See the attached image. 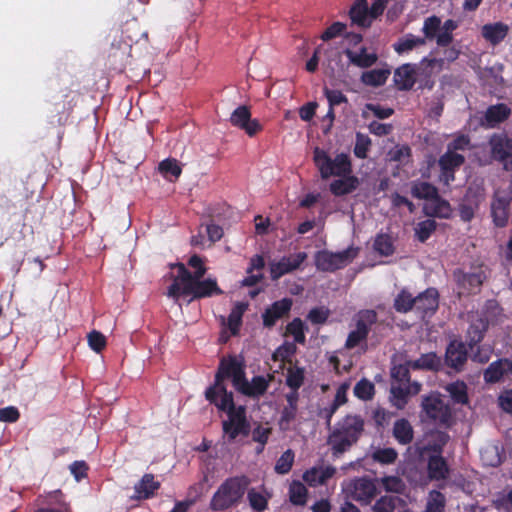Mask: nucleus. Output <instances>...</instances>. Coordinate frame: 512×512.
Listing matches in <instances>:
<instances>
[{
  "label": "nucleus",
  "instance_id": "obj_16",
  "mask_svg": "<svg viewBox=\"0 0 512 512\" xmlns=\"http://www.w3.org/2000/svg\"><path fill=\"white\" fill-rule=\"evenodd\" d=\"M307 258L305 252H299L292 256H284L278 262L270 264V275L272 280H278L283 275L298 269Z\"/></svg>",
  "mask_w": 512,
  "mask_h": 512
},
{
  "label": "nucleus",
  "instance_id": "obj_50",
  "mask_svg": "<svg viewBox=\"0 0 512 512\" xmlns=\"http://www.w3.org/2000/svg\"><path fill=\"white\" fill-rule=\"evenodd\" d=\"M436 227H437V223L435 220L426 219V220L420 221L415 228V235L421 243H424L435 232Z\"/></svg>",
  "mask_w": 512,
  "mask_h": 512
},
{
  "label": "nucleus",
  "instance_id": "obj_37",
  "mask_svg": "<svg viewBox=\"0 0 512 512\" xmlns=\"http://www.w3.org/2000/svg\"><path fill=\"white\" fill-rule=\"evenodd\" d=\"M411 368L417 370L439 371L441 368V359L435 352L422 354L418 359L409 361Z\"/></svg>",
  "mask_w": 512,
  "mask_h": 512
},
{
  "label": "nucleus",
  "instance_id": "obj_12",
  "mask_svg": "<svg viewBox=\"0 0 512 512\" xmlns=\"http://www.w3.org/2000/svg\"><path fill=\"white\" fill-rule=\"evenodd\" d=\"M484 199V189L478 185H470L458 205L460 219L463 222H470Z\"/></svg>",
  "mask_w": 512,
  "mask_h": 512
},
{
  "label": "nucleus",
  "instance_id": "obj_8",
  "mask_svg": "<svg viewBox=\"0 0 512 512\" xmlns=\"http://www.w3.org/2000/svg\"><path fill=\"white\" fill-rule=\"evenodd\" d=\"M357 256V249L349 247L340 252L321 250L315 254V266L319 271L334 272L342 269Z\"/></svg>",
  "mask_w": 512,
  "mask_h": 512
},
{
  "label": "nucleus",
  "instance_id": "obj_26",
  "mask_svg": "<svg viewBox=\"0 0 512 512\" xmlns=\"http://www.w3.org/2000/svg\"><path fill=\"white\" fill-rule=\"evenodd\" d=\"M512 369V361L507 358L498 359L489 364L484 370V381L489 384L499 382L503 376Z\"/></svg>",
  "mask_w": 512,
  "mask_h": 512
},
{
  "label": "nucleus",
  "instance_id": "obj_59",
  "mask_svg": "<svg viewBox=\"0 0 512 512\" xmlns=\"http://www.w3.org/2000/svg\"><path fill=\"white\" fill-rule=\"evenodd\" d=\"M372 458L374 461L380 463V464H393L397 458L398 453L394 448H380L374 451Z\"/></svg>",
  "mask_w": 512,
  "mask_h": 512
},
{
  "label": "nucleus",
  "instance_id": "obj_31",
  "mask_svg": "<svg viewBox=\"0 0 512 512\" xmlns=\"http://www.w3.org/2000/svg\"><path fill=\"white\" fill-rule=\"evenodd\" d=\"M508 31V25L503 22L490 23L482 27V36L492 45H497L505 39Z\"/></svg>",
  "mask_w": 512,
  "mask_h": 512
},
{
  "label": "nucleus",
  "instance_id": "obj_11",
  "mask_svg": "<svg viewBox=\"0 0 512 512\" xmlns=\"http://www.w3.org/2000/svg\"><path fill=\"white\" fill-rule=\"evenodd\" d=\"M491 157L503 165L506 171L512 170V138L505 133H494L489 139Z\"/></svg>",
  "mask_w": 512,
  "mask_h": 512
},
{
  "label": "nucleus",
  "instance_id": "obj_14",
  "mask_svg": "<svg viewBox=\"0 0 512 512\" xmlns=\"http://www.w3.org/2000/svg\"><path fill=\"white\" fill-rule=\"evenodd\" d=\"M377 492V487L370 478H357L351 483V497L361 505L370 504Z\"/></svg>",
  "mask_w": 512,
  "mask_h": 512
},
{
  "label": "nucleus",
  "instance_id": "obj_15",
  "mask_svg": "<svg viewBox=\"0 0 512 512\" xmlns=\"http://www.w3.org/2000/svg\"><path fill=\"white\" fill-rule=\"evenodd\" d=\"M273 380V374H268L267 377L261 375L254 376L250 382L245 377L236 390L247 397L259 398L267 392Z\"/></svg>",
  "mask_w": 512,
  "mask_h": 512
},
{
  "label": "nucleus",
  "instance_id": "obj_41",
  "mask_svg": "<svg viewBox=\"0 0 512 512\" xmlns=\"http://www.w3.org/2000/svg\"><path fill=\"white\" fill-rule=\"evenodd\" d=\"M445 389L455 403L462 405L468 403V388L464 381L457 380L449 383Z\"/></svg>",
  "mask_w": 512,
  "mask_h": 512
},
{
  "label": "nucleus",
  "instance_id": "obj_22",
  "mask_svg": "<svg viewBox=\"0 0 512 512\" xmlns=\"http://www.w3.org/2000/svg\"><path fill=\"white\" fill-rule=\"evenodd\" d=\"M417 65L406 63L398 67L393 76L394 83L398 90L408 91L416 83Z\"/></svg>",
  "mask_w": 512,
  "mask_h": 512
},
{
  "label": "nucleus",
  "instance_id": "obj_7",
  "mask_svg": "<svg viewBox=\"0 0 512 512\" xmlns=\"http://www.w3.org/2000/svg\"><path fill=\"white\" fill-rule=\"evenodd\" d=\"M222 293L223 291L218 286L217 281L207 278L185 287H178L177 283H172L168 287L166 295L174 301H178L181 297L189 296L188 302L190 303L194 300L221 295Z\"/></svg>",
  "mask_w": 512,
  "mask_h": 512
},
{
  "label": "nucleus",
  "instance_id": "obj_45",
  "mask_svg": "<svg viewBox=\"0 0 512 512\" xmlns=\"http://www.w3.org/2000/svg\"><path fill=\"white\" fill-rule=\"evenodd\" d=\"M308 491L300 481H293L289 488L290 502L297 506H303L307 501Z\"/></svg>",
  "mask_w": 512,
  "mask_h": 512
},
{
  "label": "nucleus",
  "instance_id": "obj_51",
  "mask_svg": "<svg viewBox=\"0 0 512 512\" xmlns=\"http://www.w3.org/2000/svg\"><path fill=\"white\" fill-rule=\"evenodd\" d=\"M247 499L249 501L250 507L255 512H263L268 507L269 497L264 494L256 491L254 488L250 489L247 493Z\"/></svg>",
  "mask_w": 512,
  "mask_h": 512
},
{
  "label": "nucleus",
  "instance_id": "obj_2",
  "mask_svg": "<svg viewBox=\"0 0 512 512\" xmlns=\"http://www.w3.org/2000/svg\"><path fill=\"white\" fill-rule=\"evenodd\" d=\"M209 402L227 414V419L222 421V430L229 443L234 442L239 436H249L251 425L247 419L246 407L235 405L232 392Z\"/></svg>",
  "mask_w": 512,
  "mask_h": 512
},
{
  "label": "nucleus",
  "instance_id": "obj_20",
  "mask_svg": "<svg viewBox=\"0 0 512 512\" xmlns=\"http://www.w3.org/2000/svg\"><path fill=\"white\" fill-rule=\"evenodd\" d=\"M511 114V109L504 103L490 105L483 117L480 118V125L485 129L495 128L498 124L506 121Z\"/></svg>",
  "mask_w": 512,
  "mask_h": 512
},
{
  "label": "nucleus",
  "instance_id": "obj_52",
  "mask_svg": "<svg viewBox=\"0 0 512 512\" xmlns=\"http://www.w3.org/2000/svg\"><path fill=\"white\" fill-rule=\"evenodd\" d=\"M296 351L297 347L295 343L284 342L273 353V360L291 363L292 357L295 355Z\"/></svg>",
  "mask_w": 512,
  "mask_h": 512
},
{
  "label": "nucleus",
  "instance_id": "obj_60",
  "mask_svg": "<svg viewBox=\"0 0 512 512\" xmlns=\"http://www.w3.org/2000/svg\"><path fill=\"white\" fill-rule=\"evenodd\" d=\"M69 112L64 103H55L51 110L50 123L54 126H64L68 120Z\"/></svg>",
  "mask_w": 512,
  "mask_h": 512
},
{
  "label": "nucleus",
  "instance_id": "obj_58",
  "mask_svg": "<svg viewBox=\"0 0 512 512\" xmlns=\"http://www.w3.org/2000/svg\"><path fill=\"white\" fill-rule=\"evenodd\" d=\"M159 171L165 177L178 178L181 175L182 169L176 159H165L159 163Z\"/></svg>",
  "mask_w": 512,
  "mask_h": 512
},
{
  "label": "nucleus",
  "instance_id": "obj_32",
  "mask_svg": "<svg viewBox=\"0 0 512 512\" xmlns=\"http://www.w3.org/2000/svg\"><path fill=\"white\" fill-rule=\"evenodd\" d=\"M392 435L398 444L408 445L414 439V430L407 419L401 418L394 422Z\"/></svg>",
  "mask_w": 512,
  "mask_h": 512
},
{
  "label": "nucleus",
  "instance_id": "obj_19",
  "mask_svg": "<svg viewBox=\"0 0 512 512\" xmlns=\"http://www.w3.org/2000/svg\"><path fill=\"white\" fill-rule=\"evenodd\" d=\"M292 304V299L287 297L272 303L262 314L263 326L266 328L275 326L279 319L289 314Z\"/></svg>",
  "mask_w": 512,
  "mask_h": 512
},
{
  "label": "nucleus",
  "instance_id": "obj_21",
  "mask_svg": "<svg viewBox=\"0 0 512 512\" xmlns=\"http://www.w3.org/2000/svg\"><path fill=\"white\" fill-rule=\"evenodd\" d=\"M510 198L495 193L491 202V217L496 227L503 228L508 224Z\"/></svg>",
  "mask_w": 512,
  "mask_h": 512
},
{
  "label": "nucleus",
  "instance_id": "obj_53",
  "mask_svg": "<svg viewBox=\"0 0 512 512\" xmlns=\"http://www.w3.org/2000/svg\"><path fill=\"white\" fill-rule=\"evenodd\" d=\"M402 500L398 496L385 495L380 497L372 509L375 512H394L397 507V504Z\"/></svg>",
  "mask_w": 512,
  "mask_h": 512
},
{
  "label": "nucleus",
  "instance_id": "obj_39",
  "mask_svg": "<svg viewBox=\"0 0 512 512\" xmlns=\"http://www.w3.org/2000/svg\"><path fill=\"white\" fill-rule=\"evenodd\" d=\"M390 73V69L387 68L365 71L361 75V82L366 86L379 87L386 83Z\"/></svg>",
  "mask_w": 512,
  "mask_h": 512
},
{
  "label": "nucleus",
  "instance_id": "obj_23",
  "mask_svg": "<svg viewBox=\"0 0 512 512\" xmlns=\"http://www.w3.org/2000/svg\"><path fill=\"white\" fill-rule=\"evenodd\" d=\"M161 483L155 480L153 474L146 473L142 476L141 480L135 484V495L133 499L146 500L154 497L157 490H159Z\"/></svg>",
  "mask_w": 512,
  "mask_h": 512
},
{
  "label": "nucleus",
  "instance_id": "obj_29",
  "mask_svg": "<svg viewBox=\"0 0 512 512\" xmlns=\"http://www.w3.org/2000/svg\"><path fill=\"white\" fill-rule=\"evenodd\" d=\"M341 177V179H336L329 185L330 192L337 197L348 195L359 186V179L356 176L349 174Z\"/></svg>",
  "mask_w": 512,
  "mask_h": 512
},
{
  "label": "nucleus",
  "instance_id": "obj_33",
  "mask_svg": "<svg viewBox=\"0 0 512 512\" xmlns=\"http://www.w3.org/2000/svg\"><path fill=\"white\" fill-rule=\"evenodd\" d=\"M424 210L429 216L445 219L449 218L452 212L450 203L443 199L439 193L426 204Z\"/></svg>",
  "mask_w": 512,
  "mask_h": 512
},
{
  "label": "nucleus",
  "instance_id": "obj_44",
  "mask_svg": "<svg viewBox=\"0 0 512 512\" xmlns=\"http://www.w3.org/2000/svg\"><path fill=\"white\" fill-rule=\"evenodd\" d=\"M458 28V22L453 19L446 20L441 23V31L437 37V45L439 47H448L453 41V31Z\"/></svg>",
  "mask_w": 512,
  "mask_h": 512
},
{
  "label": "nucleus",
  "instance_id": "obj_25",
  "mask_svg": "<svg viewBox=\"0 0 512 512\" xmlns=\"http://www.w3.org/2000/svg\"><path fill=\"white\" fill-rule=\"evenodd\" d=\"M336 473V468L328 465L325 467H312L303 474V480L311 487L323 485Z\"/></svg>",
  "mask_w": 512,
  "mask_h": 512
},
{
  "label": "nucleus",
  "instance_id": "obj_47",
  "mask_svg": "<svg viewBox=\"0 0 512 512\" xmlns=\"http://www.w3.org/2000/svg\"><path fill=\"white\" fill-rule=\"evenodd\" d=\"M353 392L358 399L368 401L375 395V386L370 380L362 378L354 386Z\"/></svg>",
  "mask_w": 512,
  "mask_h": 512
},
{
  "label": "nucleus",
  "instance_id": "obj_64",
  "mask_svg": "<svg viewBox=\"0 0 512 512\" xmlns=\"http://www.w3.org/2000/svg\"><path fill=\"white\" fill-rule=\"evenodd\" d=\"M329 314H330L329 309H327L325 307H315L309 311V313L307 315V319L312 324L321 325V324L326 323V321L329 317Z\"/></svg>",
  "mask_w": 512,
  "mask_h": 512
},
{
  "label": "nucleus",
  "instance_id": "obj_10",
  "mask_svg": "<svg viewBox=\"0 0 512 512\" xmlns=\"http://www.w3.org/2000/svg\"><path fill=\"white\" fill-rule=\"evenodd\" d=\"M454 278L459 288L468 294H477L487 279L483 265H476L470 271L464 272L461 269L454 271Z\"/></svg>",
  "mask_w": 512,
  "mask_h": 512
},
{
  "label": "nucleus",
  "instance_id": "obj_3",
  "mask_svg": "<svg viewBox=\"0 0 512 512\" xmlns=\"http://www.w3.org/2000/svg\"><path fill=\"white\" fill-rule=\"evenodd\" d=\"M245 376L246 372L243 360H239L233 355L221 358L215 374L214 384L206 389L205 398L208 401H214L215 398L225 397L230 391H227L224 380L231 379L234 388L237 389Z\"/></svg>",
  "mask_w": 512,
  "mask_h": 512
},
{
  "label": "nucleus",
  "instance_id": "obj_18",
  "mask_svg": "<svg viewBox=\"0 0 512 512\" xmlns=\"http://www.w3.org/2000/svg\"><path fill=\"white\" fill-rule=\"evenodd\" d=\"M467 359L468 351L463 342L453 340L448 344L445 352V362L447 366L460 372L463 370Z\"/></svg>",
  "mask_w": 512,
  "mask_h": 512
},
{
  "label": "nucleus",
  "instance_id": "obj_24",
  "mask_svg": "<svg viewBox=\"0 0 512 512\" xmlns=\"http://www.w3.org/2000/svg\"><path fill=\"white\" fill-rule=\"evenodd\" d=\"M172 267L177 269V275L174 277L172 283H177L178 287H185L194 284L195 282L203 281L206 274V268H200L189 271L183 263H176Z\"/></svg>",
  "mask_w": 512,
  "mask_h": 512
},
{
  "label": "nucleus",
  "instance_id": "obj_1",
  "mask_svg": "<svg viewBox=\"0 0 512 512\" xmlns=\"http://www.w3.org/2000/svg\"><path fill=\"white\" fill-rule=\"evenodd\" d=\"M365 421L361 415L347 414L339 420L327 438L333 458L342 454L358 442L364 432Z\"/></svg>",
  "mask_w": 512,
  "mask_h": 512
},
{
  "label": "nucleus",
  "instance_id": "obj_30",
  "mask_svg": "<svg viewBox=\"0 0 512 512\" xmlns=\"http://www.w3.org/2000/svg\"><path fill=\"white\" fill-rule=\"evenodd\" d=\"M349 16L352 24L360 27H369L371 24V17L368 10L367 0H355L350 8Z\"/></svg>",
  "mask_w": 512,
  "mask_h": 512
},
{
  "label": "nucleus",
  "instance_id": "obj_56",
  "mask_svg": "<svg viewBox=\"0 0 512 512\" xmlns=\"http://www.w3.org/2000/svg\"><path fill=\"white\" fill-rule=\"evenodd\" d=\"M371 144L372 141L368 135L358 132L356 134V142L353 149L354 155L359 159L367 158Z\"/></svg>",
  "mask_w": 512,
  "mask_h": 512
},
{
  "label": "nucleus",
  "instance_id": "obj_55",
  "mask_svg": "<svg viewBox=\"0 0 512 512\" xmlns=\"http://www.w3.org/2000/svg\"><path fill=\"white\" fill-rule=\"evenodd\" d=\"M305 371L302 367L289 368L286 376V385L292 390H298L304 383Z\"/></svg>",
  "mask_w": 512,
  "mask_h": 512
},
{
  "label": "nucleus",
  "instance_id": "obj_36",
  "mask_svg": "<svg viewBox=\"0 0 512 512\" xmlns=\"http://www.w3.org/2000/svg\"><path fill=\"white\" fill-rule=\"evenodd\" d=\"M425 44V38L415 36L412 33H407L393 44V48L396 53L401 55L412 51L416 47L424 46Z\"/></svg>",
  "mask_w": 512,
  "mask_h": 512
},
{
  "label": "nucleus",
  "instance_id": "obj_38",
  "mask_svg": "<svg viewBox=\"0 0 512 512\" xmlns=\"http://www.w3.org/2000/svg\"><path fill=\"white\" fill-rule=\"evenodd\" d=\"M438 193L437 187L429 182L417 180L411 183V195L416 199H423L429 202Z\"/></svg>",
  "mask_w": 512,
  "mask_h": 512
},
{
  "label": "nucleus",
  "instance_id": "obj_54",
  "mask_svg": "<svg viewBox=\"0 0 512 512\" xmlns=\"http://www.w3.org/2000/svg\"><path fill=\"white\" fill-rule=\"evenodd\" d=\"M493 505L499 512H512V488L499 492Z\"/></svg>",
  "mask_w": 512,
  "mask_h": 512
},
{
  "label": "nucleus",
  "instance_id": "obj_6",
  "mask_svg": "<svg viewBox=\"0 0 512 512\" xmlns=\"http://www.w3.org/2000/svg\"><path fill=\"white\" fill-rule=\"evenodd\" d=\"M313 160L323 179L331 176H347L352 173V163L345 153L336 155L334 159L326 151L316 147L313 152Z\"/></svg>",
  "mask_w": 512,
  "mask_h": 512
},
{
  "label": "nucleus",
  "instance_id": "obj_9",
  "mask_svg": "<svg viewBox=\"0 0 512 512\" xmlns=\"http://www.w3.org/2000/svg\"><path fill=\"white\" fill-rule=\"evenodd\" d=\"M422 410L427 419L433 424L450 428L453 424L452 411L450 406L439 396H426L422 400Z\"/></svg>",
  "mask_w": 512,
  "mask_h": 512
},
{
  "label": "nucleus",
  "instance_id": "obj_43",
  "mask_svg": "<svg viewBox=\"0 0 512 512\" xmlns=\"http://www.w3.org/2000/svg\"><path fill=\"white\" fill-rule=\"evenodd\" d=\"M415 301L409 291L402 289L395 297L393 307L398 313H408L414 309Z\"/></svg>",
  "mask_w": 512,
  "mask_h": 512
},
{
  "label": "nucleus",
  "instance_id": "obj_61",
  "mask_svg": "<svg viewBox=\"0 0 512 512\" xmlns=\"http://www.w3.org/2000/svg\"><path fill=\"white\" fill-rule=\"evenodd\" d=\"M294 463V452L291 449L286 450L277 460L275 471L278 474H287Z\"/></svg>",
  "mask_w": 512,
  "mask_h": 512
},
{
  "label": "nucleus",
  "instance_id": "obj_34",
  "mask_svg": "<svg viewBox=\"0 0 512 512\" xmlns=\"http://www.w3.org/2000/svg\"><path fill=\"white\" fill-rule=\"evenodd\" d=\"M488 329V322L483 318L472 321L467 330V341L471 349L480 343Z\"/></svg>",
  "mask_w": 512,
  "mask_h": 512
},
{
  "label": "nucleus",
  "instance_id": "obj_13",
  "mask_svg": "<svg viewBox=\"0 0 512 512\" xmlns=\"http://www.w3.org/2000/svg\"><path fill=\"white\" fill-rule=\"evenodd\" d=\"M229 120L232 126L245 131V133L250 137L255 136L263 129L257 119L251 118L250 108L245 105L237 107L232 112Z\"/></svg>",
  "mask_w": 512,
  "mask_h": 512
},
{
  "label": "nucleus",
  "instance_id": "obj_46",
  "mask_svg": "<svg viewBox=\"0 0 512 512\" xmlns=\"http://www.w3.org/2000/svg\"><path fill=\"white\" fill-rule=\"evenodd\" d=\"M441 31V19L436 16L432 15L427 17L424 20L422 32L424 34L425 41L426 40H436L439 32Z\"/></svg>",
  "mask_w": 512,
  "mask_h": 512
},
{
  "label": "nucleus",
  "instance_id": "obj_48",
  "mask_svg": "<svg viewBox=\"0 0 512 512\" xmlns=\"http://www.w3.org/2000/svg\"><path fill=\"white\" fill-rule=\"evenodd\" d=\"M374 250L382 256H390L394 253V245L391 236L378 234L373 244Z\"/></svg>",
  "mask_w": 512,
  "mask_h": 512
},
{
  "label": "nucleus",
  "instance_id": "obj_27",
  "mask_svg": "<svg viewBox=\"0 0 512 512\" xmlns=\"http://www.w3.org/2000/svg\"><path fill=\"white\" fill-rule=\"evenodd\" d=\"M427 472L430 480H444L449 475L447 461L442 455L434 454L428 458Z\"/></svg>",
  "mask_w": 512,
  "mask_h": 512
},
{
  "label": "nucleus",
  "instance_id": "obj_62",
  "mask_svg": "<svg viewBox=\"0 0 512 512\" xmlns=\"http://www.w3.org/2000/svg\"><path fill=\"white\" fill-rule=\"evenodd\" d=\"M323 92L328 101L329 106L335 108V106L348 102V98L340 90L329 89L328 87H325Z\"/></svg>",
  "mask_w": 512,
  "mask_h": 512
},
{
  "label": "nucleus",
  "instance_id": "obj_57",
  "mask_svg": "<svg viewBox=\"0 0 512 512\" xmlns=\"http://www.w3.org/2000/svg\"><path fill=\"white\" fill-rule=\"evenodd\" d=\"M445 502V496L440 491L433 490L429 494L424 512H444Z\"/></svg>",
  "mask_w": 512,
  "mask_h": 512
},
{
  "label": "nucleus",
  "instance_id": "obj_63",
  "mask_svg": "<svg viewBox=\"0 0 512 512\" xmlns=\"http://www.w3.org/2000/svg\"><path fill=\"white\" fill-rule=\"evenodd\" d=\"M88 344L93 351L100 353L106 347V337L101 332L93 330L88 334Z\"/></svg>",
  "mask_w": 512,
  "mask_h": 512
},
{
  "label": "nucleus",
  "instance_id": "obj_35",
  "mask_svg": "<svg viewBox=\"0 0 512 512\" xmlns=\"http://www.w3.org/2000/svg\"><path fill=\"white\" fill-rule=\"evenodd\" d=\"M378 315L377 312L373 309H364L360 310L355 315V330L360 331L361 333L368 336L371 327L377 322Z\"/></svg>",
  "mask_w": 512,
  "mask_h": 512
},
{
  "label": "nucleus",
  "instance_id": "obj_49",
  "mask_svg": "<svg viewBox=\"0 0 512 512\" xmlns=\"http://www.w3.org/2000/svg\"><path fill=\"white\" fill-rule=\"evenodd\" d=\"M306 327L303 321L300 318H294L291 322H289L286 326V332L293 336L294 342L298 344H305L306 336H305Z\"/></svg>",
  "mask_w": 512,
  "mask_h": 512
},
{
  "label": "nucleus",
  "instance_id": "obj_5",
  "mask_svg": "<svg viewBox=\"0 0 512 512\" xmlns=\"http://www.w3.org/2000/svg\"><path fill=\"white\" fill-rule=\"evenodd\" d=\"M409 361L406 364L394 365L391 368V401L397 409H403L408 399L421 390V384L410 379Z\"/></svg>",
  "mask_w": 512,
  "mask_h": 512
},
{
  "label": "nucleus",
  "instance_id": "obj_17",
  "mask_svg": "<svg viewBox=\"0 0 512 512\" xmlns=\"http://www.w3.org/2000/svg\"><path fill=\"white\" fill-rule=\"evenodd\" d=\"M414 310L421 314L422 318L432 316L439 307V293L434 287L427 288L415 297Z\"/></svg>",
  "mask_w": 512,
  "mask_h": 512
},
{
  "label": "nucleus",
  "instance_id": "obj_4",
  "mask_svg": "<svg viewBox=\"0 0 512 512\" xmlns=\"http://www.w3.org/2000/svg\"><path fill=\"white\" fill-rule=\"evenodd\" d=\"M250 485V479L245 476L227 478L213 494L210 508L213 511H224L236 506L242 500Z\"/></svg>",
  "mask_w": 512,
  "mask_h": 512
},
{
  "label": "nucleus",
  "instance_id": "obj_42",
  "mask_svg": "<svg viewBox=\"0 0 512 512\" xmlns=\"http://www.w3.org/2000/svg\"><path fill=\"white\" fill-rule=\"evenodd\" d=\"M450 436L445 431L437 430L432 432L425 450L442 455L445 445L449 442Z\"/></svg>",
  "mask_w": 512,
  "mask_h": 512
},
{
  "label": "nucleus",
  "instance_id": "obj_28",
  "mask_svg": "<svg viewBox=\"0 0 512 512\" xmlns=\"http://www.w3.org/2000/svg\"><path fill=\"white\" fill-rule=\"evenodd\" d=\"M344 54L349 59L350 63L359 68H370L378 60L376 53H368L367 48L362 46L359 52H354L347 48L344 50Z\"/></svg>",
  "mask_w": 512,
  "mask_h": 512
},
{
  "label": "nucleus",
  "instance_id": "obj_40",
  "mask_svg": "<svg viewBox=\"0 0 512 512\" xmlns=\"http://www.w3.org/2000/svg\"><path fill=\"white\" fill-rule=\"evenodd\" d=\"M465 162V157L456 152L447 150L442 156H440L438 164L441 171L452 172L456 170Z\"/></svg>",
  "mask_w": 512,
  "mask_h": 512
}]
</instances>
